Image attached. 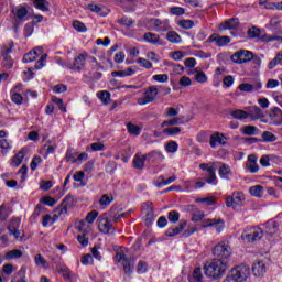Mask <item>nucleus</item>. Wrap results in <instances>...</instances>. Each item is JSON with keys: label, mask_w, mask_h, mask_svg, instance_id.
<instances>
[{"label": "nucleus", "mask_w": 282, "mask_h": 282, "mask_svg": "<svg viewBox=\"0 0 282 282\" xmlns=\"http://www.w3.org/2000/svg\"><path fill=\"white\" fill-rule=\"evenodd\" d=\"M113 202V195L104 194L101 198L99 199V206L102 208H107Z\"/></svg>", "instance_id": "obj_45"}, {"label": "nucleus", "mask_w": 282, "mask_h": 282, "mask_svg": "<svg viewBox=\"0 0 282 282\" xmlns=\"http://www.w3.org/2000/svg\"><path fill=\"white\" fill-rule=\"evenodd\" d=\"M209 41L212 43H216L217 47H224V45H228V43H230V36L228 35H217V34H212L209 36Z\"/></svg>", "instance_id": "obj_19"}, {"label": "nucleus", "mask_w": 282, "mask_h": 282, "mask_svg": "<svg viewBox=\"0 0 282 282\" xmlns=\"http://www.w3.org/2000/svg\"><path fill=\"white\" fill-rule=\"evenodd\" d=\"M261 87H263V85H261V83L259 82L256 84L243 83L239 85L238 89H240V91L252 93V91H259Z\"/></svg>", "instance_id": "obj_27"}, {"label": "nucleus", "mask_w": 282, "mask_h": 282, "mask_svg": "<svg viewBox=\"0 0 282 282\" xmlns=\"http://www.w3.org/2000/svg\"><path fill=\"white\" fill-rule=\"evenodd\" d=\"M202 228H215L217 232H221L224 230V220L221 219H206L205 224L202 225Z\"/></svg>", "instance_id": "obj_18"}, {"label": "nucleus", "mask_w": 282, "mask_h": 282, "mask_svg": "<svg viewBox=\"0 0 282 282\" xmlns=\"http://www.w3.org/2000/svg\"><path fill=\"white\" fill-rule=\"evenodd\" d=\"M151 23L154 25L155 32H167L169 30V20L152 19Z\"/></svg>", "instance_id": "obj_26"}, {"label": "nucleus", "mask_w": 282, "mask_h": 282, "mask_svg": "<svg viewBox=\"0 0 282 282\" xmlns=\"http://www.w3.org/2000/svg\"><path fill=\"white\" fill-rule=\"evenodd\" d=\"M257 131H259V129L254 126H245L243 128L245 135H257Z\"/></svg>", "instance_id": "obj_57"}, {"label": "nucleus", "mask_w": 282, "mask_h": 282, "mask_svg": "<svg viewBox=\"0 0 282 282\" xmlns=\"http://www.w3.org/2000/svg\"><path fill=\"white\" fill-rule=\"evenodd\" d=\"M97 98H99L104 105H109V102H111V94L107 90L98 91Z\"/></svg>", "instance_id": "obj_41"}, {"label": "nucleus", "mask_w": 282, "mask_h": 282, "mask_svg": "<svg viewBox=\"0 0 282 282\" xmlns=\"http://www.w3.org/2000/svg\"><path fill=\"white\" fill-rule=\"evenodd\" d=\"M226 140H228V138H226L224 133L215 132L209 137V147H212V149H217V144H220V147H226V144H228Z\"/></svg>", "instance_id": "obj_10"}, {"label": "nucleus", "mask_w": 282, "mask_h": 282, "mask_svg": "<svg viewBox=\"0 0 282 282\" xmlns=\"http://www.w3.org/2000/svg\"><path fill=\"white\" fill-rule=\"evenodd\" d=\"M250 278V267L240 264L229 272L224 282H246Z\"/></svg>", "instance_id": "obj_2"}, {"label": "nucleus", "mask_w": 282, "mask_h": 282, "mask_svg": "<svg viewBox=\"0 0 282 282\" xmlns=\"http://www.w3.org/2000/svg\"><path fill=\"white\" fill-rule=\"evenodd\" d=\"M72 206H74V197L67 196L62 203L61 215H65V213H67L68 208H72Z\"/></svg>", "instance_id": "obj_38"}, {"label": "nucleus", "mask_w": 282, "mask_h": 282, "mask_svg": "<svg viewBox=\"0 0 282 282\" xmlns=\"http://www.w3.org/2000/svg\"><path fill=\"white\" fill-rule=\"evenodd\" d=\"M76 156H78V152L74 150V148H70L66 151V161L72 162L73 164H76V162H78Z\"/></svg>", "instance_id": "obj_46"}, {"label": "nucleus", "mask_w": 282, "mask_h": 282, "mask_svg": "<svg viewBox=\"0 0 282 282\" xmlns=\"http://www.w3.org/2000/svg\"><path fill=\"white\" fill-rule=\"evenodd\" d=\"M187 225H188V221L181 220L177 227L169 228L165 231L166 237H177V235H180V232H182V230H184V228H186Z\"/></svg>", "instance_id": "obj_23"}, {"label": "nucleus", "mask_w": 282, "mask_h": 282, "mask_svg": "<svg viewBox=\"0 0 282 282\" xmlns=\"http://www.w3.org/2000/svg\"><path fill=\"white\" fill-rule=\"evenodd\" d=\"M148 268H149V264H147V262L139 261L138 267H137L138 274H145Z\"/></svg>", "instance_id": "obj_60"}, {"label": "nucleus", "mask_w": 282, "mask_h": 282, "mask_svg": "<svg viewBox=\"0 0 282 282\" xmlns=\"http://www.w3.org/2000/svg\"><path fill=\"white\" fill-rule=\"evenodd\" d=\"M206 183L213 184V186H217V174L215 173L214 166H210L208 170V174L206 175Z\"/></svg>", "instance_id": "obj_37"}, {"label": "nucleus", "mask_w": 282, "mask_h": 282, "mask_svg": "<svg viewBox=\"0 0 282 282\" xmlns=\"http://www.w3.org/2000/svg\"><path fill=\"white\" fill-rule=\"evenodd\" d=\"M262 140L263 142H276V135L270 131L262 132Z\"/></svg>", "instance_id": "obj_54"}, {"label": "nucleus", "mask_w": 282, "mask_h": 282, "mask_svg": "<svg viewBox=\"0 0 282 282\" xmlns=\"http://www.w3.org/2000/svg\"><path fill=\"white\" fill-rule=\"evenodd\" d=\"M249 173H259V164H257V155L250 154L247 161Z\"/></svg>", "instance_id": "obj_28"}, {"label": "nucleus", "mask_w": 282, "mask_h": 282, "mask_svg": "<svg viewBox=\"0 0 282 282\" xmlns=\"http://www.w3.org/2000/svg\"><path fill=\"white\" fill-rule=\"evenodd\" d=\"M267 229L269 235H276V232H279V224H276V221H270L267 223Z\"/></svg>", "instance_id": "obj_49"}, {"label": "nucleus", "mask_w": 282, "mask_h": 282, "mask_svg": "<svg viewBox=\"0 0 282 282\" xmlns=\"http://www.w3.org/2000/svg\"><path fill=\"white\" fill-rule=\"evenodd\" d=\"M193 279L196 282H202L204 275L202 274V268H196L193 272Z\"/></svg>", "instance_id": "obj_63"}, {"label": "nucleus", "mask_w": 282, "mask_h": 282, "mask_svg": "<svg viewBox=\"0 0 282 282\" xmlns=\"http://www.w3.org/2000/svg\"><path fill=\"white\" fill-rule=\"evenodd\" d=\"M177 149H178V145H177V142L175 141H170L166 145H165V151L167 153H177Z\"/></svg>", "instance_id": "obj_56"}, {"label": "nucleus", "mask_w": 282, "mask_h": 282, "mask_svg": "<svg viewBox=\"0 0 282 282\" xmlns=\"http://www.w3.org/2000/svg\"><path fill=\"white\" fill-rule=\"evenodd\" d=\"M230 116L235 120H248V110L234 109L230 111Z\"/></svg>", "instance_id": "obj_33"}, {"label": "nucleus", "mask_w": 282, "mask_h": 282, "mask_svg": "<svg viewBox=\"0 0 282 282\" xmlns=\"http://www.w3.org/2000/svg\"><path fill=\"white\" fill-rule=\"evenodd\" d=\"M263 238V229L259 227H250L242 231L241 239L245 243H254Z\"/></svg>", "instance_id": "obj_4"}, {"label": "nucleus", "mask_w": 282, "mask_h": 282, "mask_svg": "<svg viewBox=\"0 0 282 282\" xmlns=\"http://www.w3.org/2000/svg\"><path fill=\"white\" fill-rule=\"evenodd\" d=\"M252 272L254 276L261 278L268 272V267H265V263L263 261L254 262L252 265Z\"/></svg>", "instance_id": "obj_22"}, {"label": "nucleus", "mask_w": 282, "mask_h": 282, "mask_svg": "<svg viewBox=\"0 0 282 282\" xmlns=\"http://www.w3.org/2000/svg\"><path fill=\"white\" fill-rule=\"evenodd\" d=\"M32 1L36 10H41L42 12L50 11V2H47V0H32Z\"/></svg>", "instance_id": "obj_35"}, {"label": "nucleus", "mask_w": 282, "mask_h": 282, "mask_svg": "<svg viewBox=\"0 0 282 282\" xmlns=\"http://www.w3.org/2000/svg\"><path fill=\"white\" fill-rule=\"evenodd\" d=\"M26 272H28V269H25V267L20 268V270L18 271V276H20L18 282H28L25 276Z\"/></svg>", "instance_id": "obj_64"}, {"label": "nucleus", "mask_w": 282, "mask_h": 282, "mask_svg": "<svg viewBox=\"0 0 282 282\" xmlns=\"http://www.w3.org/2000/svg\"><path fill=\"white\" fill-rule=\"evenodd\" d=\"M97 218H98V212L91 210L90 213L87 214L86 220H80L76 225L77 230H79V232H83L84 235H87L89 230L85 228L86 224H93L94 221H96Z\"/></svg>", "instance_id": "obj_8"}, {"label": "nucleus", "mask_w": 282, "mask_h": 282, "mask_svg": "<svg viewBox=\"0 0 282 282\" xmlns=\"http://www.w3.org/2000/svg\"><path fill=\"white\" fill-rule=\"evenodd\" d=\"M138 64L140 65V67H144V69H151L153 67V64L149 59L143 57H140L138 59Z\"/></svg>", "instance_id": "obj_59"}, {"label": "nucleus", "mask_w": 282, "mask_h": 282, "mask_svg": "<svg viewBox=\"0 0 282 282\" xmlns=\"http://www.w3.org/2000/svg\"><path fill=\"white\" fill-rule=\"evenodd\" d=\"M57 270L59 274H62V276L66 279V281H69V279H72V271L69 270V268L65 265H59Z\"/></svg>", "instance_id": "obj_48"}, {"label": "nucleus", "mask_w": 282, "mask_h": 282, "mask_svg": "<svg viewBox=\"0 0 282 282\" xmlns=\"http://www.w3.org/2000/svg\"><path fill=\"white\" fill-rule=\"evenodd\" d=\"M177 25L183 30H191L195 26V22L193 20H181Z\"/></svg>", "instance_id": "obj_51"}, {"label": "nucleus", "mask_w": 282, "mask_h": 282, "mask_svg": "<svg viewBox=\"0 0 282 282\" xmlns=\"http://www.w3.org/2000/svg\"><path fill=\"white\" fill-rule=\"evenodd\" d=\"M99 232L104 235H111L113 232V226L108 218H102L98 225Z\"/></svg>", "instance_id": "obj_20"}, {"label": "nucleus", "mask_w": 282, "mask_h": 282, "mask_svg": "<svg viewBox=\"0 0 282 282\" xmlns=\"http://www.w3.org/2000/svg\"><path fill=\"white\" fill-rule=\"evenodd\" d=\"M35 265H41L42 268H47V260L43 258L41 253L35 256Z\"/></svg>", "instance_id": "obj_58"}, {"label": "nucleus", "mask_w": 282, "mask_h": 282, "mask_svg": "<svg viewBox=\"0 0 282 282\" xmlns=\"http://www.w3.org/2000/svg\"><path fill=\"white\" fill-rule=\"evenodd\" d=\"M213 253L220 260L228 259V257H230V247L224 242H219L214 247Z\"/></svg>", "instance_id": "obj_9"}, {"label": "nucleus", "mask_w": 282, "mask_h": 282, "mask_svg": "<svg viewBox=\"0 0 282 282\" xmlns=\"http://www.w3.org/2000/svg\"><path fill=\"white\" fill-rule=\"evenodd\" d=\"M170 13H172L174 17H183V14H186V9L182 7H171Z\"/></svg>", "instance_id": "obj_53"}, {"label": "nucleus", "mask_w": 282, "mask_h": 282, "mask_svg": "<svg viewBox=\"0 0 282 282\" xmlns=\"http://www.w3.org/2000/svg\"><path fill=\"white\" fill-rule=\"evenodd\" d=\"M177 124H184V121L180 117H173L172 119L164 120L161 127H177Z\"/></svg>", "instance_id": "obj_36"}, {"label": "nucleus", "mask_w": 282, "mask_h": 282, "mask_svg": "<svg viewBox=\"0 0 282 282\" xmlns=\"http://www.w3.org/2000/svg\"><path fill=\"white\" fill-rule=\"evenodd\" d=\"M23 252L19 249H13L4 254L6 261H12V259H21Z\"/></svg>", "instance_id": "obj_39"}, {"label": "nucleus", "mask_w": 282, "mask_h": 282, "mask_svg": "<svg viewBox=\"0 0 282 282\" xmlns=\"http://www.w3.org/2000/svg\"><path fill=\"white\" fill-rule=\"evenodd\" d=\"M247 111V118H250L252 121L261 120V118H265V113L258 106H249L245 108Z\"/></svg>", "instance_id": "obj_12"}, {"label": "nucleus", "mask_w": 282, "mask_h": 282, "mask_svg": "<svg viewBox=\"0 0 282 282\" xmlns=\"http://www.w3.org/2000/svg\"><path fill=\"white\" fill-rule=\"evenodd\" d=\"M43 46L35 47L33 51L24 54L23 63H34V61L41 56L40 59L35 63V69H43V66L47 62V54H43Z\"/></svg>", "instance_id": "obj_3"}, {"label": "nucleus", "mask_w": 282, "mask_h": 282, "mask_svg": "<svg viewBox=\"0 0 282 282\" xmlns=\"http://www.w3.org/2000/svg\"><path fill=\"white\" fill-rule=\"evenodd\" d=\"M253 54L250 51L240 50L236 52L234 55H231L232 63H236L238 65H242L243 63H250L252 61Z\"/></svg>", "instance_id": "obj_7"}, {"label": "nucleus", "mask_w": 282, "mask_h": 282, "mask_svg": "<svg viewBox=\"0 0 282 282\" xmlns=\"http://www.w3.org/2000/svg\"><path fill=\"white\" fill-rule=\"evenodd\" d=\"M219 176L221 177V180H228V177H230V175H232V171H230V165L227 164H223L219 167Z\"/></svg>", "instance_id": "obj_40"}, {"label": "nucleus", "mask_w": 282, "mask_h": 282, "mask_svg": "<svg viewBox=\"0 0 282 282\" xmlns=\"http://www.w3.org/2000/svg\"><path fill=\"white\" fill-rule=\"evenodd\" d=\"M145 155L148 158V162H164V154L160 151H152Z\"/></svg>", "instance_id": "obj_34"}, {"label": "nucleus", "mask_w": 282, "mask_h": 282, "mask_svg": "<svg viewBox=\"0 0 282 282\" xmlns=\"http://www.w3.org/2000/svg\"><path fill=\"white\" fill-rule=\"evenodd\" d=\"M118 23L120 25H124L126 28H131L133 25V21L131 18L122 17L121 19L118 20Z\"/></svg>", "instance_id": "obj_62"}, {"label": "nucleus", "mask_w": 282, "mask_h": 282, "mask_svg": "<svg viewBox=\"0 0 282 282\" xmlns=\"http://www.w3.org/2000/svg\"><path fill=\"white\" fill-rule=\"evenodd\" d=\"M158 86H150L145 91L144 96L140 97L137 102L140 106L149 105V102H153L155 98H158Z\"/></svg>", "instance_id": "obj_6"}, {"label": "nucleus", "mask_w": 282, "mask_h": 282, "mask_svg": "<svg viewBox=\"0 0 282 282\" xmlns=\"http://www.w3.org/2000/svg\"><path fill=\"white\" fill-rule=\"evenodd\" d=\"M14 50V43L10 42L8 44H4L1 47V55L7 61L9 65H12V58L10 57V53Z\"/></svg>", "instance_id": "obj_21"}, {"label": "nucleus", "mask_w": 282, "mask_h": 282, "mask_svg": "<svg viewBox=\"0 0 282 282\" xmlns=\"http://www.w3.org/2000/svg\"><path fill=\"white\" fill-rule=\"evenodd\" d=\"M8 217H10V213L8 212V206L2 204L0 206V221H8Z\"/></svg>", "instance_id": "obj_52"}, {"label": "nucleus", "mask_w": 282, "mask_h": 282, "mask_svg": "<svg viewBox=\"0 0 282 282\" xmlns=\"http://www.w3.org/2000/svg\"><path fill=\"white\" fill-rule=\"evenodd\" d=\"M163 133L165 135H180V133H182V128L180 127L165 128L163 129Z\"/></svg>", "instance_id": "obj_50"}, {"label": "nucleus", "mask_w": 282, "mask_h": 282, "mask_svg": "<svg viewBox=\"0 0 282 282\" xmlns=\"http://www.w3.org/2000/svg\"><path fill=\"white\" fill-rule=\"evenodd\" d=\"M269 120H271V124L279 127L282 124V110L279 107H274L269 112Z\"/></svg>", "instance_id": "obj_16"}, {"label": "nucleus", "mask_w": 282, "mask_h": 282, "mask_svg": "<svg viewBox=\"0 0 282 282\" xmlns=\"http://www.w3.org/2000/svg\"><path fill=\"white\" fill-rule=\"evenodd\" d=\"M249 193L252 197H263V186L261 185H254L249 188Z\"/></svg>", "instance_id": "obj_43"}, {"label": "nucleus", "mask_w": 282, "mask_h": 282, "mask_svg": "<svg viewBox=\"0 0 282 282\" xmlns=\"http://www.w3.org/2000/svg\"><path fill=\"white\" fill-rule=\"evenodd\" d=\"M24 158H25V150L22 149L12 158L11 166H14L15 169L21 166Z\"/></svg>", "instance_id": "obj_31"}, {"label": "nucleus", "mask_w": 282, "mask_h": 282, "mask_svg": "<svg viewBox=\"0 0 282 282\" xmlns=\"http://www.w3.org/2000/svg\"><path fill=\"white\" fill-rule=\"evenodd\" d=\"M248 36H249V39H259L260 41H262V43H268L270 41H274L273 37H268L257 26H252L251 29L248 30Z\"/></svg>", "instance_id": "obj_13"}, {"label": "nucleus", "mask_w": 282, "mask_h": 282, "mask_svg": "<svg viewBox=\"0 0 282 282\" xmlns=\"http://www.w3.org/2000/svg\"><path fill=\"white\" fill-rule=\"evenodd\" d=\"M278 65L282 66V52L278 53L275 57L269 62L268 69L272 70L274 67H278Z\"/></svg>", "instance_id": "obj_42"}, {"label": "nucleus", "mask_w": 282, "mask_h": 282, "mask_svg": "<svg viewBox=\"0 0 282 282\" xmlns=\"http://www.w3.org/2000/svg\"><path fill=\"white\" fill-rule=\"evenodd\" d=\"M14 14V28H19V24L24 23L26 20L25 17H28V9L23 7H19L15 10H13Z\"/></svg>", "instance_id": "obj_17"}, {"label": "nucleus", "mask_w": 282, "mask_h": 282, "mask_svg": "<svg viewBox=\"0 0 282 282\" xmlns=\"http://www.w3.org/2000/svg\"><path fill=\"white\" fill-rule=\"evenodd\" d=\"M221 30H237L239 28V20L237 18L229 19L220 24Z\"/></svg>", "instance_id": "obj_30"}, {"label": "nucleus", "mask_w": 282, "mask_h": 282, "mask_svg": "<svg viewBox=\"0 0 282 282\" xmlns=\"http://www.w3.org/2000/svg\"><path fill=\"white\" fill-rule=\"evenodd\" d=\"M228 270V263L221 259H214L204 265V274L209 279H221Z\"/></svg>", "instance_id": "obj_1"}, {"label": "nucleus", "mask_w": 282, "mask_h": 282, "mask_svg": "<svg viewBox=\"0 0 282 282\" xmlns=\"http://www.w3.org/2000/svg\"><path fill=\"white\" fill-rule=\"evenodd\" d=\"M87 8L90 12H95V14H98L99 17H107V14H109V9L100 4L89 3Z\"/></svg>", "instance_id": "obj_25"}, {"label": "nucleus", "mask_w": 282, "mask_h": 282, "mask_svg": "<svg viewBox=\"0 0 282 282\" xmlns=\"http://www.w3.org/2000/svg\"><path fill=\"white\" fill-rule=\"evenodd\" d=\"M246 196L241 192H234L231 196L226 198V207L232 208V206H239L241 202H245Z\"/></svg>", "instance_id": "obj_11"}, {"label": "nucleus", "mask_w": 282, "mask_h": 282, "mask_svg": "<svg viewBox=\"0 0 282 282\" xmlns=\"http://www.w3.org/2000/svg\"><path fill=\"white\" fill-rule=\"evenodd\" d=\"M128 133H130V135H140V131H142V129H140V127L133 124L132 122H128L126 124Z\"/></svg>", "instance_id": "obj_47"}, {"label": "nucleus", "mask_w": 282, "mask_h": 282, "mask_svg": "<svg viewBox=\"0 0 282 282\" xmlns=\"http://www.w3.org/2000/svg\"><path fill=\"white\" fill-rule=\"evenodd\" d=\"M167 219L169 221H171L172 224H177V221H180V212L177 210H172L167 214Z\"/></svg>", "instance_id": "obj_55"}, {"label": "nucleus", "mask_w": 282, "mask_h": 282, "mask_svg": "<svg viewBox=\"0 0 282 282\" xmlns=\"http://www.w3.org/2000/svg\"><path fill=\"white\" fill-rule=\"evenodd\" d=\"M145 160H149L147 154L145 155L135 154L134 159H133V166H134V169H138L139 171H142V169H144Z\"/></svg>", "instance_id": "obj_32"}, {"label": "nucleus", "mask_w": 282, "mask_h": 282, "mask_svg": "<svg viewBox=\"0 0 282 282\" xmlns=\"http://www.w3.org/2000/svg\"><path fill=\"white\" fill-rule=\"evenodd\" d=\"M87 61V53H80L79 55L75 56L74 62L69 69H74L75 72H83L85 67V63Z\"/></svg>", "instance_id": "obj_14"}, {"label": "nucleus", "mask_w": 282, "mask_h": 282, "mask_svg": "<svg viewBox=\"0 0 282 282\" xmlns=\"http://www.w3.org/2000/svg\"><path fill=\"white\" fill-rule=\"evenodd\" d=\"M143 40L151 45H162V42H160V35L152 32L144 33Z\"/></svg>", "instance_id": "obj_29"}, {"label": "nucleus", "mask_w": 282, "mask_h": 282, "mask_svg": "<svg viewBox=\"0 0 282 282\" xmlns=\"http://www.w3.org/2000/svg\"><path fill=\"white\" fill-rule=\"evenodd\" d=\"M73 28L77 32H87V26H85V24L80 21H74L73 22Z\"/></svg>", "instance_id": "obj_61"}, {"label": "nucleus", "mask_w": 282, "mask_h": 282, "mask_svg": "<svg viewBox=\"0 0 282 282\" xmlns=\"http://www.w3.org/2000/svg\"><path fill=\"white\" fill-rule=\"evenodd\" d=\"M115 259L118 263L123 261V272L127 274V276H131V274H133L135 270V259L127 257L124 251L117 252Z\"/></svg>", "instance_id": "obj_5"}, {"label": "nucleus", "mask_w": 282, "mask_h": 282, "mask_svg": "<svg viewBox=\"0 0 282 282\" xmlns=\"http://www.w3.org/2000/svg\"><path fill=\"white\" fill-rule=\"evenodd\" d=\"M166 39L170 43H182V36L175 31H169Z\"/></svg>", "instance_id": "obj_44"}, {"label": "nucleus", "mask_w": 282, "mask_h": 282, "mask_svg": "<svg viewBox=\"0 0 282 282\" xmlns=\"http://www.w3.org/2000/svg\"><path fill=\"white\" fill-rule=\"evenodd\" d=\"M175 180H177V176L175 174H173L166 180H164V176H159L154 182V186L156 188H164V186H169V184H173Z\"/></svg>", "instance_id": "obj_24"}, {"label": "nucleus", "mask_w": 282, "mask_h": 282, "mask_svg": "<svg viewBox=\"0 0 282 282\" xmlns=\"http://www.w3.org/2000/svg\"><path fill=\"white\" fill-rule=\"evenodd\" d=\"M19 228H21V218L11 219L8 226L9 235H13L15 239H19L21 237V230Z\"/></svg>", "instance_id": "obj_15"}]
</instances>
